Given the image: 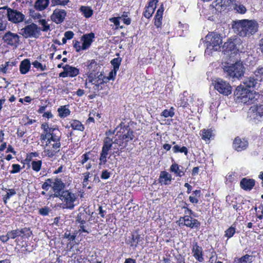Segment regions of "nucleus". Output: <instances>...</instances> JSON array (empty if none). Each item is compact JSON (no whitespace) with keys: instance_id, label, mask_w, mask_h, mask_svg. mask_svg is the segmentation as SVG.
Segmentation results:
<instances>
[{"instance_id":"nucleus-1","label":"nucleus","mask_w":263,"mask_h":263,"mask_svg":"<svg viewBox=\"0 0 263 263\" xmlns=\"http://www.w3.org/2000/svg\"><path fill=\"white\" fill-rule=\"evenodd\" d=\"M258 27V23L255 20H237L233 25L235 32L242 37H250L253 35L257 31Z\"/></svg>"},{"instance_id":"nucleus-2","label":"nucleus","mask_w":263,"mask_h":263,"mask_svg":"<svg viewBox=\"0 0 263 263\" xmlns=\"http://www.w3.org/2000/svg\"><path fill=\"white\" fill-rule=\"evenodd\" d=\"M134 133H126V134L119 135H116L112 137L113 152L114 157L120 156L124 149L127 145V143L134 138Z\"/></svg>"},{"instance_id":"nucleus-3","label":"nucleus","mask_w":263,"mask_h":263,"mask_svg":"<svg viewBox=\"0 0 263 263\" xmlns=\"http://www.w3.org/2000/svg\"><path fill=\"white\" fill-rule=\"evenodd\" d=\"M205 44L206 47L205 53L210 54L212 51H218L220 49L222 44L221 37L217 33H209L205 37Z\"/></svg>"},{"instance_id":"nucleus-4","label":"nucleus","mask_w":263,"mask_h":263,"mask_svg":"<svg viewBox=\"0 0 263 263\" xmlns=\"http://www.w3.org/2000/svg\"><path fill=\"white\" fill-rule=\"evenodd\" d=\"M224 72L230 78L239 79L243 76L245 67L242 63L237 61L234 64L224 65L223 67Z\"/></svg>"},{"instance_id":"nucleus-5","label":"nucleus","mask_w":263,"mask_h":263,"mask_svg":"<svg viewBox=\"0 0 263 263\" xmlns=\"http://www.w3.org/2000/svg\"><path fill=\"white\" fill-rule=\"evenodd\" d=\"M114 134L115 133H106L108 136L105 137L103 140V146L99 157V166L105 165L107 162V158L109 151L111 149L112 146V138H111L109 136Z\"/></svg>"},{"instance_id":"nucleus-6","label":"nucleus","mask_w":263,"mask_h":263,"mask_svg":"<svg viewBox=\"0 0 263 263\" xmlns=\"http://www.w3.org/2000/svg\"><path fill=\"white\" fill-rule=\"evenodd\" d=\"M57 197L63 202L64 208L70 210L74 208V202L77 198L75 193L71 192L69 190H66Z\"/></svg>"},{"instance_id":"nucleus-7","label":"nucleus","mask_w":263,"mask_h":263,"mask_svg":"<svg viewBox=\"0 0 263 263\" xmlns=\"http://www.w3.org/2000/svg\"><path fill=\"white\" fill-rule=\"evenodd\" d=\"M78 232H74L71 233L70 231H66L64 234V238L67 239L69 242L67 244V251L72 252L71 257H73L74 255L78 254L80 252V250L78 249V244L73 241L77 235Z\"/></svg>"},{"instance_id":"nucleus-8","label":"nucleus","mask_w":263,"mask_h":263,"mask_svg":"<svg viewBox=\"0 0 263 263\" xmlns=\"http://www.w3.org/2000/svg\"><path fill=\"white\" fill-rule=\"evenodd\" d=\"M214 88L220 93L228 96L232 92V87L227 81L220 78L213 80Z\"/></svg>"},{"instance_id":"nucleus-9","label":"nucleus","mask_w":263,"mask_h":263,"mask_svg":"<svg viewBox=\"0 0 263 263\" xmlns=\"http://www.w3.org/2000/svg\"><path fill=\"white\" fill-rule=\"evenodd\" d=\"M40 28L34 23L28 25L21 30V34L25 38H37L40 35Z\"/></svg>"},{"instance_id":"nucleus-10","label":"nucleus","mask_w":263,"mask_h":263,"mask_svg":"<svg viewBox=\"0 0 263 263\" xmlns=\"http://www.w3.org/2000/svg\"><path fill=\"white\" fill-rule=\"evenodd\" d=\"M45 136L42 135V139L45 140L46 145H51L52 147L60 148L61 146L60 138L61 136H57L54 133H45Z\"/></svg>"},{"instance_id":"nucleus-11","label":"nucleus","mask_w":263,"mask_h":263,"mask_svg":"<svg viewBox=\"0 0 263 263\" xmlns=\"http://www.w3.org/2000/svg\"><path fill=\"white\" fill-rule=\"evenodd\" d=\"M143 237L138 232L132 233L130 235L125 239V243L133 249H136L138 245H142Z\"/></svg>"},{"instance_id":"nucleus-12","label":"nucleus","mask_w":263,"mask_h":263,"mask_svg":"<svg viewBox=\"0 0 263 263\" xmlns=\"http://www.w3.org/2000/svg\"><path fill=\"white\" fill-rule=\"evenodd\" d=\"M179 106L182 107H189L194 106V96L189 95L186 91L180 96V99L177 102Z\"/></svg>"},{"instance_id":"nucleus-13","label":"nucleus","mask_w":263,"mask_h":263,"mask_svg":"<svg viewBox=\"0 0 263 263\" xmlns=\"http://www.w3.org/2000/svg\"><path fill=\"white\" fill-rule=\"evenodd\" d=\"M192 215L186 214L184 216L180 218V220L182 219L183 221V225L187 228L192 229L198 230L200 228L201 223L197 219L193 218Z\"/></svg>"},{"instance_id":"nucleus-14","label":"nucleus","mask_w":263,"mask_h":263,"mask_svg":"<svg viewBox=\"0 0 263 263\" xmlns=\"http://www.w3.org/2000/svg\"><path fill=\"white\" fill-rule=\"evenodd\" d=\"M249 146V142L247 138H241L237 136L235 138L232 143L233 148L237 152L245 151Z\"/></svg>"},{"instance_id":"nucleus-15","label":"nucleus","mask_w":263,"mask_h":263,"mask_svg":"<svg viewBox=\"0 0 263 263\" xmlns=\"http://www.w3.org/2000/svg\"><path fill=\"white\" fill-rule=\"evenodd\" d=\"M93 157L94 155L92 151L86 152L79 159L80 165L84 166L87 171L90 170L92 167V165L90 162H87L90 160H93Z\"/></svg>"},{"instance_id":"nucleus-16","label":"nucleus","mask_w":263,"mask_h":263,"mask_svg":"<svg viewBox=\"0 0 263 263\" xmlns=\"http://www.w3.org/2000/svg\"><path fill=\"white\" fill-rule=\"evenodd\" d=\"M3 39L6 44L15 48L18 46L20 42V36L10 31L5 34Z\"/></svg>"},{"instance_id":"nucleus-17","label":"nucleus","mask_w":263,"mask_h":263,"mask_svg":"<svg viewBox=\"0 0 263 263\" xmlns=\"http://www.w3.org/2000/svg\"><path fill=\"white\" fill-rule=\"evenodd\" d=\"M8 18L9 21L13 23H17L24 21L25 15L22 12L16 10L9 8Z\"/></svg>"},{"instance_id":"nucleus-18","label":"nucleus","mask_w":263,"mask_h":263,"mask_svg":"<svg viewBox=\"0 0 263 263\" xmlns=\"http://www.w3.org/2000/svg\"><path fill=\"white\" fill-rule=\"evenodd\" d=\"M249 113L250 114V117L255 121L263 120V105L251 107Z\"/></svg>"},{"instance_id":"nucleus-19","label":"nucleus","mask_w":263,"mask_h":263,"mask_svg":"<svg viewBox=\"0 0 263 263\" xmlns=\"http://www.w3.org/2000/svg\"><path fill=\"white\" fill-rule=\"evenodd\" d=\"M65 184L63 182L61 178H55L52 185V189L54 192V196L57 197L60 196L65 187Z\"/></svg>"},{"instance_id":"nucleus-20","label":"nucleus","mask_w":263,"mask_h":263,"mask_svg":"<svg viewBox=\"0 0 263 263\" xmlns=\"http://www.w3.org/2000/svg\"><path fill=\"white\" fill-rule=\"evenodd\" d=\"M249 91V90L244 85L240 84L236 88L234 91V95L241 102L246 103L247 101L246 97L248 96Z\"/></svg>"},{"instance_id":"nucleus-21","label":"nucleus","mask_w":263,"mask_h":263,"mask_svg":"<svg viewBox=\"0 0 263 263\" xmlns=\"http://www.w3.org/2000/svg\"><path fill=\"white\" fill-rule=\"evenodd\" d=\"M63 68L64 71L59 74L60 77H74L77 76L79 73V70L78 68L69 65H66L63 67Z\"/></svg>"},{"instance_id":"nucleus-22","label":"nucleus","mask_w":263,"mask_h":263,"mask_svg":"<svg viewBox=\"0 0 263 263\" xmlns=\"http://www.w3.org/2000/svg\"><path fill=\"white\" fill-rule=\"evenodd\" d=\"M91 82L94 85L93 89L95 90L99 91L102 89V85L107 82L105 77L102 73H100L97 76H95V78L91 80Z\"/></svg>"},{"instance_id":"nucleus-23","label":"nucleus","mask_w":263,"mask_h":263,"mask_svg":"<svg viewBox=\"0 0 263 263\" xmlns=\"http://www.w3.org/2000/svg\"><path fill=\"white\" fill-rule=\"evenodd\" d=\"M66 16V12L63 9H55L51 16V20L57 24L61 23Z\"/></svg>"},{"instance_id":"nucleus-24","label":"nucleus","mask_w":263,"mask_h":263,"mask_svg":"<svg viewBox=\"0 0 263 263\" xmlns=\"http://www.w3.org/2000/svg\"><path fill=\"white\" fill-rule=\"evenodd\" d=\"M192 251L193 256L198 261L202 262L204 261L202 248L197 242L193 243Z\"/></svg>"},{"instance_id":"nucleus-25","label":"nucleus","mask_w":263,"mask_h":263,"mask_svg":"<svg viewBox=\"0 0 263 263\" xmlns=\"http://www.w3.org/2000/svg\"><path fill=\"white\" fill-rule=\"evenodd\" d=\"M255 185V180L253 179L243 178L240 181V186L245 191H251Z\"/></svg>"},{"instance_id":"nucleus-26","label":"nucleus","mask_w":263,"mask_h":263,"mask_svg":"<svg viewBox=\"0 0 263 263\" xmlns=\"http://www.w3.org/2000/svg\"><path fill=\"white\" fill-rule=\"evenodd\" d=\"M172 175L167 172L163 171L160 172L158 182L161 185H169L172 182Z\"/></svg>"},{"instance_id":"nucleus-27","label":"nucleus","mask_w":263,"mask_h":263,"mask_svg":"<svg viewBox=\"0 0 263 263\" xmlns=\"http://www.w3.org/2000/svg\"><path fill=\"white\" fill-rule=\"evenodd\" d=\"M59 151L60 148L52 147L51 145H46L44 152L45 156L54 159Z\"/></svg>"},{"instance_id":"nucleus-28","label":"nucleus","mask_w":263,"mask_h":263,"mask_svg":"<svg viewBox=\"0 0 263 263\" xmlns=\"http://www.w3.org/2000/svg\"><path fill=\"white\" fill-rule=\"evenodd\" d=\"M95 37V34L93 33H90L86 34H84L82 37V49L86 50L88 49L91 45L93 39Z\"/></svg>"},{"instance_id":"nucleus-29","label":"nucleus","mask_w":263,"mask_h":263,"mask_svg":"<svg viewBox=\"0 0 263 263\" xmlns=\"http://www.w3.org/2000/svg\"><path fill=\"white\" fill-rule=\"evenodd\" d=\"M259 80L255 77H250L245 79L242 85L246 88H255L258 87Z\"/></svg>"},{"instance_id":"nucleus-30","label":"nucleus","mask_w":263,"mask_h":263,"mask_svg":"<svg viewBox=\"0 0 263 263\" xmlns=\"http://www.w3.org/2000/svg\"><path fill=\"white\" fill-rule=\"evenodd\" d=\"M87 72L90 75H93V72L99 71L100 67L95 60H91L86 63Z\"/></svg>"},{"instance_id":"nucleus-31","label":"nucleus","mask_w":263,"mask_h":263,"mask_svg":"<svg viewBox=\"0 0 263 263\" xmlns=\"http://www.w3.org/2000/svg\"><path fill=\"white\" fill-rule=\"evenodd\" d=\"M164 11L163 4H161L159 8L158 9L156 14L155 16V25L157 27H161L162 24V15Z\"/></svg>"},{"instance_id":"nucleus-32","label":"nucleus","mask_w":263,"mask_h":263,"mask_svg":"<svg viewBox=\"0 0 263 263\" xmlns=\"http://www.w3.org/2000/svg\"><path fill=\"white\" fill-rule=\"evenodd\" d=\"M180 167L183 168L182 166L174 163L170 166V171L171 172L174 173L177 177H181L185 175V173L180 169Z\"/></svg>"},{"instance_id":"nucleus-33","label":"nucleus","mask_w":263,"mask_h":263,"mask_svg":"<svg viewBox=\"0 0 263 263\" xmlns=\"http://www.w3.org/2000/svg\"><path fill=\"white\" fill-rule=\"evenodd\" d=\"M18 236L22 239H28L32 235V232L30 228L24 227L22 229H18Z\"/></svg>"},{"instance_id":"nucleus-34","label":"nucleus","mask_w":263,"mask_h":263,"mask_svg":"<svg viewBox=\"0 0 263 263\" xmlns=\"http://www.w3.org/2000/svg\"><path fill=\"white\" fill-rule=\"evenodd\" d=\"M233 8L239 13L245 14L247 11L246 7L237 0H231Z\"/></svg>"},{"instance_id":"nucleus-35","label":"nucleus","mask_w":263,"mask_h":263,"mask_svg":"<svg viewBox=\"0 0 263 263\" xmlns=\"http://www.w3.org/2000/svg\"><path fill=\"white\" fill-rule=\"evenodd\" d=\"M3 191H6L7 193L5 195H3V200L5 205L7 204L8 202V200L10 199V198L14 196L16 194V192L15 189H7V188H3Z\"/></svg>"},{"instance_id":"nucleus-36","label":"nucleus","mask_w":263,"mask_h":263,"mask_svg":"<svg viewBox=\"0 0 263 263\" xmlns=\"http://www.w3.org/2000/svg\"><path fill=\"white\" fill-rule=\"evenodd\" d=\"M49 0H36L34 3V8L39 11L45 10L49 5Z\"/></svg>"},{"instance_id":"nucleus-37","label":"nucleus","mask_w":263,"mask_h":263,"mask_svg":"<svg viewBox=\"0 0 263 263\" xmlns=\"http://www.w3.org/2000/svg\"><path fill=\"white\" fill-rule=\"evenodd\" d=\"M201 195V191L200 190L193 191L192 195L189 196V201L193 204H197L199 202V199L200 198Z\"/></svg>"},{"instance_id":"nucleus-38","label":"nucleus","mask_w":263,"mask_h":263,"mask_svg":"<svg viewBox=\"0 0 263 263\" xmlns=\"http://www.w3.org/2000/svg\"><path fill=\"white\" fill-rule=\"evenodd\" d=\"M30 68V62L28 59L22 61L20 65V70L22 74L27 73Z\"/></svg>"},{"instance_id":"nucleus-39","label":"nucleus","mask_w":263,"mask_h":263,"mask_svg":"<svg viewBox=\"0 0 263 263\" xmlns=\"http://www.w3.org/2000/svg\"><path fill=\"white\" fill-rule=\"evenodd\" d=\"M260 97V95L256 92H253L249 90L248 96L246 97L247 101L245 104H252L257 100Z\"/></svg>"},{"instance_id":"nucleus-40","label":"nucleus","mask_w":263,"mask_h":263,"mask_svg":"<svg viewBox=\"0 0 263 263\" xmlns=\"http://www.w3.org/2000/svg\"><path fill=\"white\" fill-rule=\"evenodd\" d=\"M59 115L61 118H65L68 117L70 114V110L67 106L64 105L60 106L58 109Z\"/></svg>"},{"instance_id":"nucleus-41","label":"nucleus","mask_w":263,"mask_h":263,"mask_svg":"<svg viewBox=\"0 0 263 263\" xmlns=\"http://www.w3.org/2000/svg\"><path fill=\"white\" fill-rule=\"evenodd\" d=\"M80 10L83 16L86 18H89L93 14L92 9L88 6H82Z\"/></svg>"},{"instance_id":"nucleus-42","label":"nucleus","mask_w":263,"mask_h":263,"mask_svg":"<svg viewBox=\"0 0 263 263\" xmlns=\"http://www.w3.org/2000/svg\"><path fill=\"white\" fill-rule=\"evenodd\" d=\"M156 8V6L148 4V6L145 7V10L143 13L144 16L146 18H150L154 13Z\"/></svg>"},{"instance_id":"nucleus-43","label":"nucleus","mask_w":263,"mask_h":263,"mask_svg":"<svg viewBox=\"0 0 263 263\" xmlns=\"http://www.w3.org/2000/svg\"><path fill=\"white\" fill-rule=\"evenodd\" d=\"M200 136L206 143H209L211 140L214 139L215 134L213 133H200Z\"/></svg>"},{"instance_id":"nucleus-44","label":"nucleus","mask_w":263,"mask_h":263,"mask_svg":"<svg viewBox=\"0 0 263 263\" xmlns=\"http://www.w3.org/2000/svg\"><path fill=\"white\" fill-rule=\"evenodd\" d=\"M70 126L73 130H77L79 131H83L84 129L83 125L78 120H72L70 122Z\"/></svg>"},{"instance_id":"nucleus-45","label":"nucleus","mask_w":263,"mask_h":263,"mask_svg":"<svg viewBox=\"0 0 263 263\" xmlns=\"http://www.w3.org/2000/svg\"><path fill=\"white\" fill-rule=\"evenodd\" d=\"M172 150L174 153H184L186 156L189 153L188 149L186 146H183L181 147L178 145H174L172 148Z\"/></svg>"},{"instance_id":"nucleus-46","label":"nucleus","mask_w":263,"mask_h":263,"mask_svg":"<svg viewBox=\"0 0 263 263\" xmlns=\"http://www.w3.org/2000/svg\"><path fill=\"white\" fill-rule=\"evenodd\" d=\"M253 258V256L246 254L238 259L236 263H252Z\"/></svg>"},{"instance_id":"nucleus-47","label":"nucleus","mask_w":263,"mask_h":263,"mask_svg":"<svg viewBox=\"0 0 263 263\" xmlns=\"http://www.w3.org/2000/svg\"><path fill=\"white\" fill-rule=\"evenodd\" d=\"M42 160H33L31 162V168L35 172H39L42 167Z\"/></svg>"},{"instance_id":"nucleus-48","label":"nucleus","mask_w":263,"mask_h":263,"mask_svg":"<svg viewBox=\"0 0 263 263\" xmlns=\"http://www.w3.org/2000/svg\"><path fill=\"white\" fill-rule=\"evenodd\" d=\"M76 220H90L89 214L85 210H83L78 213Z\"/></svg>"},{"instance_id":"nucleus-49","label":"nucleus","mask_w":263,"mask_h":263,"mask_svg":"<svg viewBox=\"0 0 263 263\" xmlns=\"http://www.w3.org/2000/svg\"><path fill=\"white\" fill-rule=\"evenodd\" d=\"M235 232V226H232L225 231L224 236L227 237L228 238H230L233 236Z\"/></svg>"},{"instance_id":"nucleus-50","label":"nucleus","mask_w":263,"mask_h":263,"mask_svg":"<svg viewBox=\"0 0 263 263\" xmlns=\"http://www.w3.org/2000/svg\"><path fill=\"white\" fill-rule=\"evenodd\" d=\"M53 183L52 178H48L42 185V189L46 191H48L50 187H52Z\"/></svg>"},{"instance_id":"nucleus-51","label":"nucleus","mask_w":263,"mask_h":263,"mask_svg":"<svg viewBox=\"0 0 263 263\" xmlns=\"http://www.w3.org/2000/svg\"><path fill=\"white\" fill-rule=\"evenodd\" d=\"M83 181L82 184L83 187H86L88 184L89 178L91 177V174L89 172L86 171L82 174Z\"/></svg>"},{"instance_id":"nucleus-52","label":"nucleus","mask_w":263,"mask_h":263,"mask_svg":"<svg viewBox=\"0 0 263 263\" xmlns=\"http://www.w3.org/2000/svg\"><path fill=\"white\" fill-rule=\"evenodd\" d=\"M174 115V108L172 107L169 109L164 110L161 116H163L164 118L172 117Z\"/></svg>"},{"instance_id":"nucleus-53","label":"nucleus","mask_w":263,"mask_h":263,"mask_svg":"<svg viewBox=\"0 0 263 263\" xmlns=\"http://www.w3.org/2000/svg\"><path fill=\"white\" fill-rule=\"evenodd\" d=\"M51 211V209L49 207L45 206L43 208L39 209L38 214L43 216H46L48 215Z\"/></svg>"},{"instance_id":"nucleus-54","label":"nucleus","mask_w":263,"mask_h":263,"mask_svg":"<svg viewBox=\"0 0 263 263\" xmlns=\"http://www.w3.org/2000/svg\"><path fill=\"white\" fill-rule=\"evenodd\" d=\"M78 228L79 230L78 232L80 233H85L86 234H89L91 231L88 227V224L87 223L82 225H78Z\"/></svg>"},{"instance_id":"nucleus-55","label":"nucleus","mask_w":263,"mask_h":263,"mask_svg":"<svg viewBox=\"0 0 263 263\" xmlns=\"http://www.w3.org/2000/svg\"><path fill=\"white\" fill-rule=\"evenodd\" d=\"M32 65L35 68L40 69L41 71H45L47 69L45 64H42L37 60L32 62Z\"/></svg>"},{"instance_id":"nucleus-56","label":"nucleus","mask_w":263,"mask_h":263,"mask_svg":"<svg viewBox=\"0 0 263 263\" xmlns=\"http://www.w3.org/2000/svg\"><path fill=\"white\" fill-rule=\"evenodd\" d=\"M121 59L120 58H114L111 61V64L113 66V69L119 70V66L121 64Z\"/></svg>"},{"instance_id":"nucleus-57","label":"nucleus","mask_w":263,"mask_h":263,"mask_svg":"<svg viewBox=\"0 0 263 263\" xmlns=\"http://www.w3.org/2000/svg\"><path fill=\"white\" fill-rule=\"evenodd\" d=\"M106 209L107 208L106 205H99L97 211H98V214L100 215L101 217L103 218L105 217L107 214Z\"/></svg>"},{"instance_id":"nucleus-58","label":"nucleus","mask_w":263,"mask_h":263,"mask_svg":"<svg viewBox=\"0 0 263 263\" xmlns=\"http://www.w3.org/2000/svg\"><path fill=\"white\" fill-rule=\"evenodd\" d=\"M254 75L256 79L259 80V82L263 81V68H258L254 72Z\"/></svg>"},{"instance_id":"nucleus-59","label":"nucleus","mask_w":263,"mask_h":263,"mask_svg":"<svg viewBox=\"0 0 263 263\" xmlns=\"http://www.w3.org/2000/svg\"><path fill=\"white\" fill-rule=\"evenodd\" d=\"M8 8L6 7L0 8V20L3 18L8 17Z\"/></svg>"},{"instance_id":"nucleus-60","label":"nucleus","mask_w":263,"mask_h":263,"mask_svg":"<svg viewBox=\"0 0 263 263\" xmlns=\"http://www.w3.org/2000/svg\"><path fill=\"white\" fill-rule=\"evenodd\" d=\"M8 234L9 239H14L17 237H19L18 229L9 231L8 232Z\"/></svg>"},{"instance_id":"nucleus-61","label":"nucleus","mask_w":263,"mask_h":263,"mask_svg":"<svg viewBox=\"0 0 263 263\" xmlns=\"http://www.w3.org/2000/svg\"><path fill=\"white\" fill-rule=\"evenodd\" d=\"M12 170L10 171V174H16L19 173L22 168L18 164H13L11 166Z\"/></svg>"},{"instance_id":"nucleus-62","label":"nucleus","mask_w":263,"mask_h":263,"mask_svg":"<svg viewBox=\"0 0 263 263\" xmlns=\"http://www.w3.org/2000/svg\"><path fill=\"white\" fill-rule=\"evenodd\" d=\"M39 22L43 26L42 31L46 32L50 30V26L45 20H40Z\"/></svg>"},{"instance_id":"nucleus-63","label":"nucleus","mask_w":263,"mask_h":263,"mask_svg":"<svg viewBox=\"0 0 263 263\" xmlns=\"http://www.w3.org/2000/svg\"><path fill=\"white\" fill-rule=\"evenodd\" d=\"M224 47H226L229 50H233L235 47V44L232 41H229L224 44Z\"/></svg>"},{"instance_id":"nucleus-64","label":"nucleus","mask_w":263,"mask_h":263,"mask_svg":"<svg viewBox=\"0 0 263 263\" xmlns=\"http://www.w3.org/2000/svg\"><path fill=\"white\" fill-rule=\"evenodd\" d=\"M69 2V0H51L52 4L55 5L65 6Z\"/></svg>"}]
</instances>
